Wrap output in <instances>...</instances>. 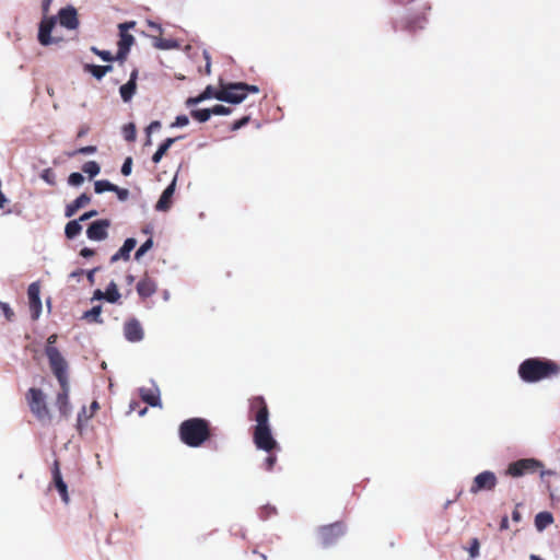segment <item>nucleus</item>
<instances>
[{
  "instance_id": "f257e3e1",
  "label": "nucleus",
  "mask_w": 560,
  "mask_h": 560,
  "mask_svg": "<svg viewBox=\"0 0 560 560\" xmlns=\"http://www.w3.org/2000/svg\"><path fill=\"white\" fill-rule=\"evenodd\" d=\"M57 339L58 336L56 334H52L47 338L45 354L48 359L50 370L61 387V392L58 393L56 398V405L60 415L63 418H68L72 410L69 401V365L61 352L55 347Z\"/></svg>"
},
{
  "instance_id": "864d4df0",
  "label": "nucleus",
  "mask_w": 560,
  "mask_h": 560,
  "mask_svg": "<svg viewBox=\"0 0 560 560\" xmlns=\"http://www.w3.org/2000/svg\"><path fill=\"white\" fill-rule=\"evenodd\" d=\"M148 26L154 31V32H158L159 34H162L163 33V28L162 26L159 24V23H155L153 21H148Z\"/></svg>"
},
{
  "instance_id": "bb28decb",
  "label": "nucleus",
  "mask_w": 560,
  "mask_h": 560,
  "mask_svg": "<svg viewBox=\"0 0 560 560\" xmlns=\"http://www.w3.org/2000/svg\"><path fill=\"white\" fill-rule=\"evenodd\" d=\"M177 138H167L165 139L156 150V152L152 156L153 163H159L163 155L167 152V150L171 148V145L176 141Z\"/></svg>"
},
{
  "instance_id": "e433bc0d",
  "label": "nucleus",
  "mask_w": 560,
  "mask_h": 560,
  "mask_svg": "<svg viewBox=\"0 0 560 560\" xmlns=\"http://www.w3.org/2000/svg\"><path fill=\"white\" fill-rule=\"evenodd\" d=\"M153 246V240H147L136 252L135 258L139 260Z\"/></svg>"
},
{
  "instance_id": "c9c22d12",
  "label": "nucleus",
  "mask_w": 560,
  "mask_h": 560,
  "mask_svg": "<svg viewBox=\"0 0 560 560\" xmlns=\"http://www.w3.org/2000/svg\"><path fill=\"white\" fill-rule=\"evenodd\" d=\"M122 133H124V137L127 141L129 142H132L136 140V135H137V130H136V126L135 124L132 122H129L127 125L124 126L122 128Z\"/></svg>"
},
{
  "instance_id": "6e6d98bb",
  "label": "nucleus",
  "mask_w": 560,
  "mask_h": 560,
  "mask_svg": "<svg viewBox=\"0 0 560 560\" xmlns=\"http://www.w3.org/2000/svg\"><path fill=\"white\" fill-rule=\"evenodd\" d=\"M89 131H90V127L88 125H82L78 130L77 137L82 138V137L86 136L89 133Z\"/></svg>"
},
{
  "instance_id": "cd10ccee",
  "label": "nucleus",
  "mask_w": 560,
  "mask_h": 560,
  "mask_svg": "<svg viewBox=\"0 0 560 560\" xmlns=\"http://www.w3.org/2000/svg\"><path fill=\"white\" fill-rule=\"evenodd\" d=\"M80 222L81 221H79V219H78V220L69 221L66 224L65 234H66L67 238L73 240L74 237H77L81 233L82 225H81Z\"/></svg>"
},
{
  "instance_id": "338daca9",
  "label": "nucleus",
  "mask_w": 560,
  "mask_h": 560,
  "mask_svg": "<svg viewBox=\"0 0 560 560\" xmlns=\"http://www.w3.org/2000/svg\"><path fill=\"white\" fill-rule=\"evenodd\" d=\"M83 275V270L82 269H79L77 271H73L70 277L72 278H77V277H81Z\"/></svg>"
},
{
  "instance_id": "f704fd0d",
  "label": "nucleus",
  "mask_w": 560,
  "mask_h": 560,
  "mask_svg": "<svg viewBox=\"0 0 560 560\" xmlns=\"http://www.w3.org/2000/svg\"><path fill=\"white\" fill-rule=\"evenodd\" d=\"M82 170L92 178L100 173L101 167L95 161H89L83 164Z\"/></svg>"
},
{
  "instance_id": "393cba45",
  "label": "nucleus",
  "mask_w": 560,
  "mask_h": 560,
  "mask_svg": "<svg viewBox=\"0 0 560 560\" xmlns=\"http://www.w3.org/2000/svg\"><path fill=\"white\" fill-rule=\"evenodd\" d=\"M140 396L143 401H145L152 407L161 405L160 395L158 390H153L150 388H141Z\"/></svg>"
},
{
  "instance_id": "f3484780",
  "label": "nucleus",
  "mask_w": 560,
  "mask_h": 560,
  "mask_svg": "<svg viewBox=\"0 0 560 560\" xmlns=\"http://www.w3.org/2000/svg\"><path fill=\"white\" fill-rule=\"evenodd\" d=\"M135 26H136L135 21L120 23L118 25V28H119L118 47L130 50L131 46L135 43V37L131 34H129L128 31L130 28H133Z\"/></svg>"
},
{
  "instance_id": "39448f33",
  "label": "nucleus",
  "mask_w": 560,
  "mask_h": 560,
  "mask_svg": "<svg viewBox=\"0 0 560 560\" xmlns=\"http://www.w3.org/2000/svg\"><path fill=\"white\" fill-rule=\"evenodd\" d=\"M28 408L33 416L43 424L51 422V412L46 401V395L39 388L32 387L25 395Z\"/></svg>"
},
{
  "instance_id": "ddd939ff",
  "label": "nucleus",
  "mask_w": 560,
  "mask_h": 560,
  "mask_svg": "<svg viewBox=\"0 0 560 560\" xmlns=\"http://www.w3.org/2000/svg\"><path fill=\"white\" fill-rule=\"evenodd\" d=\"M109 226H110V221L107 219L94 221L88 228L86 236L91 241H103L108 236L107 230Z\"/></svg>"
},
{
  "instance_id": "9d476101",
  "label": "nucleus",
  "mask_w": 560,
  "mask_h": 560,
  "mask_svg": "<svg viewBox=\"0 0 560 560\" xmlns=\"http://www.w3.org/2000/svg\"><path fill=\"white\" fill-rule=\"evenodd\" d=\"M542 468V463L534 458H523L511 463L508 466L506 475L511 477H521L525 474L535 472Z\"/></svg>"
},
{
  "instance_id": "603ef678",
  "label": "nucleus",
  "mask_w": 560,
  "mask_h": 560,
  "mask_svg": "<svg viewBox=\"0 0 560 560\" xmlns=\"http://www.w3.org/2000/svg\"><path fill=\"white\" fill-rule=\"evenodd\" d=\"M97 215V211L96 210H91V211H88L85 213H83L80 218H79V221L81 222H84L93 217H96Z\"/></svg>"
},
{
  "instance_id": "c756f323",
  "label": "nucleus",
  "mask_w": 560,
  "mask_h": 560,
  "mask_svg": "<svg viewBox=\"0 0 560 560\" xmlns=\"http://www.w3.org/2000/svg\"><path fill=\"white\" fill-rule=\"evenodd\" d=\"M101 313H102V306L96 305V306L92 307L90 311H86L83 314V318L89 323L102 324L103 319L101 317Z\"/></svg>"
},
{
  "instance_id": "58836bf2",
  "label": "nucleus",
  "mask_w": 560,
  "mask_h": 560,
  "mask_svg": "<svg viewBox=\"0 0 560 560\" xmlns=\"http://www.w3.org/2000/svg\"><path fill=\"white\" fill-rule=\"evenodd\" d=\"M97 151V148L95 145H86L77 149L75 151L68 154V156L73 158L78 154H93Z\"/></svg>"
},
{
  "instance_id": "f8f14e48",
  "label": "nucleus",
  "mask_w": 560,
  "mask_h": 560,
  "mask_svg": "<svg viewBox=\"0 0 560 560\" xmlns=\"http://www.w3.org/2000/svg\"><path fill=\"white\" fill-rule=\"evenodd\" d=\"M40 287L38 282H33L28 285L27 296L28 305L33 319H37L42 312V301L39 298Z\"/></svg>"
},
{
  "instance_id": "ea45409f",
  "label": "nucleus",
  "mask_w": 560,
  "mask_h": 560,
  "mask_svg": "<svg viewBox=\"0 0 560 560\" xmlns=\"http://www.w3.org/2000/svg\"><path fill=\"white\" fill-rule=\"evenodd\" d=\"M277 463V455L275 452L268 453V456L265 458L264 467L266 470L270 471L273 469L275 465Z\"/></svg>"
},
{
  "instance_id": "6ab92c4d",
  "label": "nucleus",
  "mask_w": 560,
  "mask_h": 560,
  "mask_svg": "<svg viewBox=\"0 0 560 560\" xmlns=\"http://www.w3.org/2000/svg\"><path fill=\"white\" fill-rule=\"evenodd\" d=\"M137 292L139 294L140 298L142 299H148L150 296H152L156 290H158V284L156 282L148 277V276H144L138 283H137Z\"/></svg>"
},
{
  "instance_id": "1a4fd4ad",
  "label": "nucleus",
  "mask_w": 560,
  "mask_h": 560,
  "mask_svg": "<svg viewBox=\"0 0 560 560\" xmlns=\"http://www.w3.org/2000/svg\"><path fill=\"white\" fill-rule=\"evenodd\" d=\"M248 418L256 421V425L269 423V409L262 396L249 399Z\"/></svg>"
},
{
  "instance_id": "4d7b16f0",
  "label": "nucleus",
  "mask_w": 560,
  "mask_h": 560,
  "mask_svg": "<svg viewBox=\"0 0 560 560\" xmlns=\"http://www.w3.org/2000/svg\"><path fill=\"white\" fill-rule=\"evenodd\" d=\"M100 408L98 406V402L96 400H94L92 404H91V412L89 413V416L86 417V419H90L93 417V415L95 413V411Z\"/></svg>"
},
{
  "instance_id": "a211bd4d",
  "label": "nucleus",
  "mask_w": 560,
  "mask_h": 560,
  "mask_svg": "<svg viewBox=\"0 0 560 560\" xmlns=\"http://www.w3.org/2000/svg\"><path fill=\"white\" fill-rule=\"evenodd\" d=\"M176 178L172 180V183L164 189L160 199L155 205V210L158 211H167L172 206V198L175 192Z\"/></svg>"
},
{
  "instance_id": "79ce46f5",
  "label": "nucleus",
  "mask_w": 560,
  "mask_h": 560,
  "mask_svg": "<svg viewBox=\"0 0 560 560\" xmlns=\"http://www.w3.org/2000/svg\"><path fill=\"white\" fill-rule=\"evenodd\" d=\"M83 182H84L83 175L81 173H78V172L71 173L69 178H68V183L71 186H80Z\"/></svg>"
},
{
  "instance_id": "473e14b6",
  "label": "nucleus",
  "mask_w": 560,
  "mask_h": 560,
  "mask_svg": "<svg viewBox=\"0 0 560 560\" xmlns=\"http://www.w3.org/2000/svg\"><path fill=\"white\" fill-rule=\"evenodd\" d=\"M94 189L96 194H102L105 191H113L116 190V185L112 184L110 182L106 179L97 180L94 184Z\"/></svg>"
},
{
  "instance_id": "7c9ffc66",
  "label": "nucleus",
  "mask_w": 560,
  "mask_h": 560,
  "mask_svg": "<svg viewBox=\"0 0 560 560\" xmlns=\"http://www.w3.org/2000/svg\"><path fill=\"white\" fill-rule=\"evenodd\" d=\"M105 300L109 303H116L120 299V293L114 281H112L105 290Z\"/></svg>"
},
{
  "instance_id": "dca6fc26",
  "label": "nucleus",
  "mask_w": 560,
  "mask_h": 560,
  "mask_svg": "<svg viewBox=\"0 0 560 560\" xmlns=\"http://www.w3.org/2000/svg\"><path fill=\"white\" fill-rule=\"evenodd\" d=\"M124 335L130 342H138L143 338V329L141 324L136 319H129L124 325Z\"/></svg>"
},
{
  "instance_id": "7ed1b4c3",
  "label": "nucleus",
  "mask_w": 560,
  "mask_h": 560,
  "mask_svg": "<svg viewBox=\"0 0 560 560\" xmlns=\"http://www.w3.org/2000/svg\"><path fill=\"white\" fill-rule=\"evenodd\" d=\"M180 441L189 447H200L213 436V429L203 418H189L178 429Z\"/></svg>"
},
{
  "instance_id": "4be33fe9",
  "label": "nucleus",
  "mask_w": 560,
  "mask_h": 560,
  "mask_svg": "<svg viewBox=\"0 0 560 560\" xmlns=\"http://www.w3.org/2000/svg\"><path fill=\"white\" fill-rule=\"evenodd\" d=\"M136 245L137 241L135 238H127L121 248L112 256L110 262H116L119 259L128 260L130 258V252L136 247Z\"/></svg>"
},
{
  "instance_id": "4c0bfd02",
  "label": "nucleus",
  "mask_w": 560,
  "mask_h": 560,
  "mask_svg": "<svg viewBox=\"0 0 560 560\" xmlns=\"http://www.w3.org/2000/svg\"><path fill=\"white\" fill-rule=\"evenodd\" d=\"M479 548H480V542H479V539L478 538H472L470 540V545H469V548L467 549L468 553H469V557L471 559H475L479 556Z\"/></svg>"
},
{
  "instance_id": "423d86ee",
  "label": "nucleus",
  "mask_w": 560,
  "mask_h": 560,
  "mask_svg": "<svg viewBox=\"0 0 560 560\" xmlns=\"http://www.w3.org/2000/svg\"><path fill=\"white\" fill-rule=\"evenodd\" d=\"M430 10L429 5L423 7L421 12L410 13L407 16L394 23V31H404L409 34H416L425 27L428 23L427 12Z\"/></svg>"
},
{
  "instance_id": "2f4dec72",
  "label": "nucleus",
  "mask_w": 560,
  "mask_h": 560,
  "mask_svg": "<svg viewBox=\"0 0 560 560\" xmlns=\"http://www.w3.org/2000/svg\"><path fill=\"white\" fill-rule=\"evenodd\" d=\"M190 115L194 119H196L199 122H206L211 117V110L210 108H203V109H192L190 112Z\"/></svg>"
},
{
  "instance_id": "3c124183",
  "label": "nucleus",
  "mask_w": 560,
  "mask_h": 560,
  "mask_svg": "<svg viewBox=\"0 0 560 560\" xmlns=\"http://www.w3.org/2000/svg\"><path fill=\"white\" fill-rule=\"evenodd\" d=\"M98 57L104 60V61H113L114 60V56L110 54V51L108 50H102L100 54H98Z\"/></svg>"
},
{
  "instance_id": "72a5a7b5",
  "label": "nucleus",
  "mask_w": 560,
  "mask_h": 560,
  "mask_svg": "<svg viewBox=\"0 0 560 560\" xmlns=\"http://www.w3.org/2000/svg\"><path fill=\"white\" fill-rule=\"evenodd\" d=\"M154 47L158 49H172L177 46L175 40L173 39H165L161 37H154Z\"/></svg>"
},
{
  "instance_id": "774afa93",
  "label": "nucleus",
  "mask_w": 560,
  "mask_h": 560,
  "mask_svg": "<svg viewBox=\"0 0 560 560\" xmlns=\"http://www.w3.org/2000/svg\"><path fill=\"white\" fill-rule=\"evenodd\" d=\"M51 2L52 0H43V8L45 11L48 10Z\"/></svg>"
},
{
  "instance_id": "a18cd8bd",
  "label": "nucleus",
  "mask_w": 560,
  "mask_h": 560,
  "mask_svg": "<svg viewBox=\"0 0 560 560\" xmlns=\"http://www.w3.org/2000/svg\"><path fill=\"white\" fill-rule=\"evenodd\" d=\"M189 124V119L186 115H179L176 117L175 121L172 124V127H184Z\"/></svg>"
},
{
  "instance_id": "9b49d317",
  "label": "nucleus",
  "mask_w": 560,
  "mask_h": 560,
  "mask_svg": "<svg viewBox=\"0 0 560 560\" xmlns=\"http://www.w3.org/2000/svg\"><path fill=\"white\" fill-rule=\"evenodd\" d=\"M498 483V479L494 472L485 470L478 474L470 486V493L477 494L480 491H492Z\"/></svg>"
},
{
  "instance_id": "49530a36",
  "label": "nucleus",
  "mask_w": 560,
  "mask_h": 560,
  "mask_svg": "<svg viewBox=\"0 0 560 560\" xmlns=\"http://www.w3.org/2000/svg\"><path fill=\"white\" fill-rule=\"evenodd\" d=\"M131 166H132V159L129 156L125 160L122 166H121V174L125 176L130 175L131 173Z\"/></svg>"
},
{
  "instance_id": "412c9836",
  "label": "nucleus",
  "mask_w": 560,
  "mask_h": 560,
  "mask_svg": "<svg viewBox=\"0 0 560 560\" xmlns=\"http://www.w3.org/2000/svg\"><path fill=\"white\" fill-rule=\"evenodd\" d=\"M55 26L54 20L43 21L39 25L38 40L42 45H50L54 40L50 36L52 27Z\"/></svg>"
},
{
  "instance_id": "09e8293b",
  "label": "nucleus",
  "mask_w": 560,
  "mask_h": 560,
  "mask_svg": "<svg viewBox=\"0 0 560 560\" xmlns=\"http://www.w3.org/2000/svg\"><path fill=\"white\" fill-rule=\"evenodd\" d=\"M113 191L117 194L118 199L121 200V201L127 200V198L129 196V190L128 189L120 188L118 186H116V190H113Z\"/></svg>"
},
{
  "instance_id": "bf43d9fd",
  "label": "nucleus",
  "mask_w": 560,
  "mask_h": 560,
  "mask_svg": "<svg viewBox=\"0 0 560 560\" xmlns=\"http://www.w3.org/2000/svg\"><path fill=\"white\" fill-rule=\"evenodd\" d=\"M105 292L101 291L100 289L94 291L93 299L95 300H105Z\"/></svg>"
},
{
  "instance_id": "2eb2a0df",
  "label": "nucleus",
  "mask_w": 560,
  "mask_h": 560,
  "mask_svg": "<svg viewBox=\"0 0 560 560\" xmlns=\"http://www.w3.org/2000/svg\"><path fill=\"white\" fill-rule=\"evenodd\" d=\"M59 23L68 30H75L79 26L77 10L73 7H67L59 11Z\"/></svg>"
},
{
  "instance_id": "a19ab883",
  "label": "nucleus",
  "mask_w": 560,
  "mask_h": 560,
  "mask_svg": "<svg viewBox=\"0 0 560 560\" xmlns=\"http://www.w3.org/2000/svg\"><path fill=\"white\" fill-rule=\"evenodd\" d=\"M211 115H230L232 113V109L230 107H226L224 105H214L210 108Z\"/></svg>"
},
{
  "instance_id": "37998d69",
  "label": "nucleus",
  "mask_w": 560,
  "mask_h": 560,
  "mask_svg": "<svg viewBox=\"0 0 560 560\" xmlns=\"http://www.w3.org/2000/svg\"><path fill=\"white\" fill-rule=\"evenodd\" d=\"M3 316L8 320H12L14 313L7 303L0 302V317Z\"/></svg>"
},
{
  "instance_id": "aec40b11",
  "label": "nucleus",
  "mask_w": 560,
  "mask_h": 560,
  "mask_svg": "<svg viewBox=\"0 0 560 560\" xmlns=\"http://www.w3.org/2000/svg\"><path fill=\"white\" fill-rule=\"evenodd\" d=\"M91 201V197L88 194H81L75 200H73L71 203L67 205L65 210V215L67 218L73 217L79 209L85 207Z\"/></svg>"
},
{
  "instance_id": "8fccbe9b",
  "label": "nucleus",
  "mask_w": 560,
  "mask_h": 560,
  "mask_svg": "<svg viewBox=\"0 0 560 560\" xmlns=\"http://www.w3.org/2000/svg\"><path fill=\"white\" fill-rule=\"evenodd\" d=\"M128 54H129L128 49L118 47V51H117L116 56H114V60H119V61L124 62L126 60Z\"/></svg>"
},
{
  "instance_id": "0e129e2a",
  "label": "nucleus",
  "mask_w": 560,
  "mask_h": 560,
  "mask_svg": "<svg viewBox=\"0 0 560 560\" xmlns=\"http://www.w3.org/2000/svg\"><path fill=\"white\" fill-rule=\"evenodd\" d=\"M137 78H138V70L135 69L131 74H130V79L129 81H133L135 83H137Z\"/></svg>"
},
{
  "instance_id": "5701e85b",
  "label": "nucleus",
  "mask_w": 560,
  "mask_h": 560,
  "mask_svg": "<svg viewBox=\"0 0 560 560\" xmlns=\"http://www.w3.org/2000/svg\"><path fill=\"white\" fill-rule=\"evenodd\" d=\"M218 93H219V89H214L213 86L208 85L199 95H197L195 97H189L186 101V105L188 107H191V106H195V105H197L206 100L212 98V97L217 100Z\"/></svg>"
},
{
  "instance_id": "0eeeda50",
  "label": "nucleus",
  "mask_w": 560,
  "mask_h": 560,
  "mask_svg": "<svg viewBox=\"0 0 560 560\" xmlns=\"http://www.w3.org/2000/svg\"><path fill=\"white\" fill-rule=\"evenodd\" d=\"M253 441L258 450L267 453L280 451V446L272 436L270 423L255 425Z\"/></svg>"
},
{
  "instance_id": "e2e57ef3",
  "label": "nucleus",
  "mask_w": 560,
  "mask_h": 560,
  "mask_svg": "<svg viewBox=\"0 0 560 560\" xmlns=\"http://www.w3.org/2000/svg\"><path fill=\"white\" fill-rule=\"evenodd\" d=\"M47 183L49 184H54V180L50 178V172L49 171H45V173L43 174L42 176Z\"/></svg>"
},
{
  "instance_id": "b1692460",
  "label": "nucleus",
  "mask_w": 560,
  "mask_h": 560,
  "mask_svg": "<svg viewBox=\"0 0 560 560\" xmlns=\"http://www.w3.org/2000/svg\"><path fill=\"white\" fill-rule=\"evenodd\" d=\"M113 70V66H96L86 63L84 65V71L91 73L95 79L101 80L105 77L106 73Z\"/></svg>"
},
{
  "instance_id": "052dcab7",
  "label": "nucleus",
  "mask_w": 560,
  "mask_h": 560,
  "mask_svg": "<svg viewBox=\"0 0 560 560\" xmlns=\"http://www.w3.org/2000/svg\"><path fill=\"white\" fill-rule=\"evenodd\" d=\"M512 520L514 522H520L522 520V515L520 513V511L517 509H515L513 512H512Z\"/></svg>"
},
{
  "instance_id": "680f3d73",
  "label": "nucleus",
  "mask_w": 560,
  "mask_h": 560,
  "mask_svg": "<svg viewBox=\"0 0 560 560\" xmlns=\"http://www.w3.org/2000/svg\"><path fill=\"white\" fill-rule=\"evenodd\" d=\"M88 416H89V415H86V408H85V407H83V408H82V410H81V412L78 415V422H81L83 419H84V420H88V419H86V417H88Z\"/></svg>"
},
{
  "instance_id": "c85d7f7f",
  "label": "nucleus",
  "mask_w": 560,
  "mask_h": 560,
  "mask_svg": "<svg viewBox=\"0 0 560 560\" xmlns=\"http://www.w3.org/2000/svg\"><path fill=\"white\" fill-rule=\"evenodd\" d=\"M137 90V83L133 81H128L127 83L122 84L119 89L120 96L124 102H129L132 96L135 95Z\"/></svg>"
},
{
  "instance_id": "13d9d810",
  "label": "nucleus",
  "mask_w": 560,
  "mask_h": 560,
  "mask_svg": "<svg viewBox=\"0 0 560 560\" xmlns=\"http://www.w3.org/2000/svg\"><path fill=\"white\" fill-rule=\"evenodd\" d=\"M509 528V518L508 516H503L502 520H501V523H500V529L501 530H505Z\"/></svg>"
},
{
  "instance_id": "69168bd1",
  "label": "nucleus",
  "mask_w": 560,
  "mask_h": 560,
  "mask_svg": "<svg viewBox=\"0 0 560 560\" xmlns=\"http://www.w3.org/2000/svg\"><path fill=\"white\" fill-rule=\"evenodd\" d=\"M253 555H254V556H257V557H258V560H267L266 555L260 553V552H258L257 550H254V551H253Z\"/></svg>"
},
{
  "instance_id": "f03ea898",
  "label": "nucleus",
  "mask_w": 560,
  "mask_h": 560,
  "mask_svg": "<svg viewBox=\"0 0 560 560\" xmlns=\"http://www.w3.org/2000/svg\"><path fill=\"white\" fill-rule=\"evenodd\" d=\"M518 376L525 383H538L560 375V363L541 357L528 358L518 366Z\"/></svg>"
},
{
  "instance_id": "a878e982",
  "label": "nucleus",
  "mask_w": 560,
  "mask_h": 560,
  "mask_svg": "<svg viewBox=\"0 0 560 560\" xmlns=\"http://www.w3.org/2000/svg\"><path fill=\"white\" fill-rule=\"evenodd\" d=\"M553 523V516L550 512H539L535 516V526L541 532Z\"/></svg>"
},
{
  "instance_id": "5fc2aeb1",
  "label": "nucleus",
  "mask_w": 560,
  "mask_h": 560,
  "mask_svg": "<svg viewBox=\"0 0 560 560\" xmlns=\"http://www.w3.org/2000/svg\"><path fill=\"white\" fill-rule=\"evenodd\" d=\"M95 254L94 249L84 247L80 250V255L84 258L92 257Z\"/></svg>"
},
{
  "instance_id": "6e6552de",
  "label": "nucleus",
  "mask_w": 560,
  "mask_h": 560,
  "mask_svg": "<svg viewBox=\"0 0 560 560\" xmlns=\"http://www.w3.org/2000/svg\"><path fill=\"white\" fill-rule=\"evenodd\" d=\"M347 532V526L343 522H335L332 524L324 525L318 528L319 544L327 548L335 545L340 537Z\"/></svg>"
},
{
  "instance_id": "c03bdc74",
  "label": "nucleus",
  "mask_w": 560,
  "mask_h": 560,
  "mask_svg": "<svg viewBox=\"0 0 560 560\" xmlns=\"http://www.w3.org/2000/svg\"><path fill=\"white\" fill-rule=\"evenodd\" d=\"M249 120H250L249 116H244L241 119L235 120L231 126V130L236 131V130L241 129L242 127L246 126L249 122Z\"/></svg>"
},
{
  "instance_id": "de8ad7c7",
  "label": "nucleus",
  "mask_w": 560,
  "mask_h": 560,
  "mask_svg": "<svg viewBox=\"0 0 560 560\" xmlns=\"http://www.w3.org/2000/svg\"><path fill=\"white\" fill-rule=\"evenodd\" d=\"M161 128V122L159 120H154L152 121L148 128H147V133H148V140H147V143L149 144L151 142L150 140V133L160 129Z\"/></svg>"
},
{
  "instance_id": "20e7f679",
  "label": "nucleus",
  "mask_w": 560,
  "mask_h": 560,
  "mask_svg": "<svg viewBox=\"0 0 560 560\" xmlns=\"http://www.w3.org/2000/svg\"><path fill=\"white\" fill-rule=\"evenodd\" d=\"M259 88L257 85L236 82V83H222L220 84L217 100L231 104L242 103L249 93H258Z\"/></svg>"
},
{
  "instance_id": "4468645a",
  "label": "nucleus",
  "mask_w": 560,
  "mask_h": 560,
  "mask_svg": "<svg viewBox=\"0 0 560 560\" xmlns=\"http://www.w3.org/2000/svg\"><path fill=\"white\" fill-rule=\"evenodd\" d=\"M52 480L50 483V487H55L60 497L61 500L67 504L69 503V493H68V487L67 483L63 481V478L61 476L59 462L55 460L51 469Z\"/></svg>"
}]
</instances>
